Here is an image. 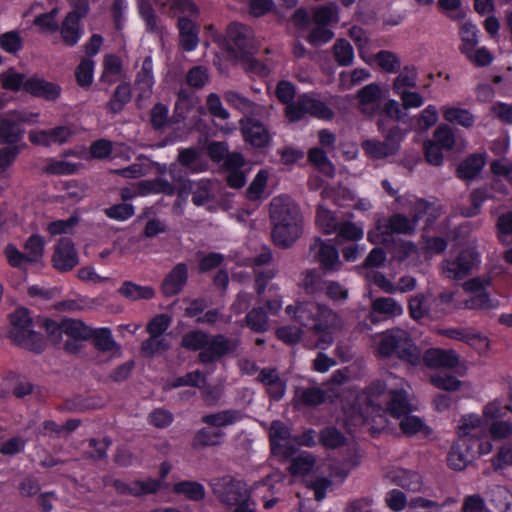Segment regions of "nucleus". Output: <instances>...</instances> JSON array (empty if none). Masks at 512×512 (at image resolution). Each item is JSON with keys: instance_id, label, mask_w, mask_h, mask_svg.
<instances>
[{"instance_id": "1", "label": "nucleus", "mask_w": 512, "mask_h": 512, "mask_svg": "<svg viewBox=\"0 0 512 512\" xmlns=\"http://www.w3.org/2000/svg\"><path fill=\"white\" fill-rule=\"evenodd\" d=\"M272 239L276 246L291 247L303 232V216L298 204L286 195L274 197L270 204Z\"/></svg>"}, {"instance_id": "2", "label": "nucleus", "mask_w": 512, "mask_h": 512, "mask_svg": "<svg viewBox=\"0 0 512 512\" xmlns=\"http://www.w3.org/2000/svg\"><path fill=\"white\" fill-rule=\"evenodd\" d=\"M285 311L301 326L314 332L319 347L326 348L333 343V311L330 308L314 301H303L288 305Z\"/></svg>"}, {"instance_id": "3", "label": "nucleus", "mask_w": 512, "mask_h": 512, "mask_svg": "<svg viewBox=\"0 0 512 512\" xmlns=\"http://www.w3.org/2000/svg\"><path fill=\"white\" fill-rule=\"evenodd\" d=\"M376 356L381 359L395 357L412 366H417L421 362L419 348L409 333L401 328H392L381 333Z\"/></svg>"}, {"instance_id": "4", "label": "nucleus", "mask_w": 512, "mask_h": 512, "mask_svg": "<svg viewBox=\"0 0 512 512\" xmlns=\"http://www.w3.org/2000/svg\"><path fill=\"white\" fill-rule=\"evenodd\" d=\"M210 486L219 503L226 508H234L232 512H256L251 491L243 480L224 475L213 478Z\"/></svg>"}, {"instance_id": "5", "label": "nucleus", "mask_w": 512, "mask_h": 512, "mask_svg": "<svg viewBox=\"0 0 512 512\" xmlns=\"http://www.w3.org/2000/svg\"><path fill=\"white\" fill-rule=\"evenodd\" d=\"M10 329L8 338L17 346L35 352L42 353L46 347L43 335L32 329L33 321L27 308H17L9 316Z\"/></svg>"}, {"instance_id": "6", "label": "nucleus", "mask_w": 512, "mask_h": 512, "mask_svg": "<svg viewBox=\"0 0 512 512\" xmlns=\"http://www.w3.org/2000/svg\"><path fill=\"white\" fill-rule=\"evenodd\" d=\"M254 32L251 27L240 22H231L226 28V36L222 48L235 57L252 54Z\"/></svg>"}, {"instance_id": "7", "label": "nucleus", "mask_w": 512, "mask_h": 512, "mask_svg": "<svg viewBox=\"0 0 512 512\" xmlns=\"http://www.w3.org/2000/svg\"><path fill=\"white\" fill-rule=\"evenodd\" d=\"M310 252L324 273L337 272L341 269L342 262L339 251L330 240L325 241L320 237H315L310 244Z\"/></svg>"}, {"instance_id": "8", "label": "nucleus", "mask_w": 512, "mask_h": 512, "mask_svg": "<svg viewBox=\"0 0 512 512\" xmlns=\"http://www.w3.org/2000/svg\"><path fill=\"white\" fill-rule=\"evenodd\" d=\"M236 344L223 334L209 335L207 345L198 354V362L203 365L213 364L232 353Z\"/></svg>"}, {"instance_id": "9", "label": "nucleus", "mask_w": 512, "mask_h": 512, "mask_svg": "<svg viewBox=\"0 0 512 512\" xmlns=\"http://www.w3.org/2000/svg\"><path fill=\"white\" fill-rule=\"evenodd\" d=\"M358 109L368 118L380 114V103L383 99V90L379 83H370L357 92Z\"/></svg>"}, {"instance_id": "10", "label": "nucleus", "mask_w": 512, "mask_h": 512, "mask_svg": "<svg viewBox=\"0 0 512 512\" xmlns=\"http://www.w3.org/2000/svg\"><path fill=\"white\" fill-rule=\"evenodd\" d=\"M78 254L70 238L62 237L55 246L52 265L60 272L71 271L78 264Z\"/></svg>"}, {"instance_id": "11", "label": "nucleus", "mask_w": 512, "mask_h": 512, "mask_svg": "<svg viewBox=\"0 0 512 512\" xmlns=\"http://www.w3.org/2000/svg\"><path fill=\"white\" fill-rule=\"evenodd\" d=\"M479 262V255L472 249H464L453 260L446 262L445 271L450 278L462 280L467 277Z\"/></svg>"}, {"instance_id": "12", "label": "nucleus", "mask_w": 512, "mask_h": 512, "mask_svg": "<svg viewBox=\"0 0 512 512\" xmlns=\"http://www.w3.org/2000/svg\"><path fill=\"white\" fill-rule=\"evenodd\" d=\"M25 92L35 98L55 102L61 96L62 87L34 74L26 79Z\"/></svg>"}, {"instance_id": "13", "label": "nucleus", "mask_w": 512, "mask_h": 512, "mask_svg": "<svg viewBox=\"0 0 512 512\" xmlns=\"http://www.w3.org/2000/svg\"><path fill=\"white\" fill-rule=\"evenodd\" d=\"M241 132L245 142L254 148H266L271 142L267 127L259 120L248 118L242 121Z\"/></svg>"}, {"instance_id": "14", "label": "nucleus", "mask_w": 512, "mask_h": 512, "mask_svg": "<svg viewBox=\"0 0 512 512\" xmlns=\"http://www.w3.org/2000/svg\"><path fill=\"white\" fill-rule=\"evenodd\" d=\"M188 281V267L185 263H177L164 277L161 283V292L165 297L178 295Z\"/></svg>"}, {"instance_id": "15", "label": "nucleus", "mask_w": 512, "mask_h": 512, "mask_svg": "<svg viewBox=\"0 0 512 512\" xmlns=\"http://www.w3.org/2000/svg\"><path fill=\"white\" fill-rule=\"evenodd\" d=\"M428 368H455L459 363L458 354L452 349L429 348L422 356Z\"/></svg>"}, {"instance_id": "16", "label": "nucleus", "mask_w": 512, "mask_h": 512, "mask_svg": "<svg viewBox=\"0 0 512 512\" xmlns=\"http://www.w3.org/2000/svg\"><path fill=\"white\" fill-rule=\"evenodd\" d=\"M179 30V43L186 52L194 51L199 43L200 28L193 20L186 16H181L177 21Z\"/></svg>"}, {"instance_id": "17", "label": "nucleus", "mask_w": 512, "mask_h": 512, "mask_svg": "<svg viewBox=\"0 0 512 512\" xmlns=\"http://www.w3.org/2000/svg\"><path fill=\"white\" fill-rule=\"evenodd\" d=\"M56 32H59L62 44L72 48L80 42L85 34V29L82 21L64 16L61 23L58 24Z\"/></svg>"}, {"instance_id": "18", "label": "nucleus", "mask_w": 512, "mask_h": 512, "mask_svg": "<svg viewBox=\"0 0 512 512\" xmlns=\"http://www.w3.org/2000/svg\"><path fill=\"white\" fill-rule=\"evenodd\" d=\"M135 86L139 90V98H144L152 93L155 84L153 74V60L151 56L144 58L141 69L136 73Z\"/></svg>"}, {"instance_id": "19", "label": "nucleus", "mask_w": 512, "mask_h": 512, "mask_svg": "<svg viewBox=\"0 0 512 512\" xmlns=\"http://www.w3.org/2000/svg\"><path fill=\"white\" fill-rule=\"evenodd\" d=\"M25 130L15 121L11 113L0 119V143L6 145H17L23 137Z\"/></svg>"}, {"instance_id": "20", "label": "nucleus", "mask_w": 512, "mask_h": 512, "mask_svg": "<svg viewBox=\"0 0 512 512\" xmlns=\"http://www.w3.org/2000/svg\"><path fill=\"white\" fill-rule=\"evenodd\" d=\"M387 411L396 419H400L411 412L408 394L404 389H394L389 392Z\"/></svg>"}, {"instance_id": "21", "label": "nucleus", "mask_w": 512, "mask_h": 512, "mask_svg": "<svg viewBox=\"0 0 512 512\" xmlns=\"http://www.w3.org/2000/svg\"><path fill=\"white\" fill-rule=\"evenodd\" d=\"M132 99V88L129 82L120 83L106 104V110L111 114H119Z\"/></svg>"}, {"instance_id": "22", "label": "nucleus", "mask_w": 512, "mask_h": 512, "mask_svg": "<svg viewBox=\"0 0 512 512\" xmlns=\"http://www.w3.org/2000/svg\"><path fill=\"white\" fill-rule=\"evenodd\" d=\"M173 492L177 495H183L187 500L200 502L206 496V490L203 484L193 480H181L173 485Z\"/></svg>"}, {"instance_id": "23", "label": "nucleus", "mask_w": 512, "mask_h": 512, "mask_svg": "<svg viewBox=\"0 0 512 512\" xmlns=\"http://www.w3.org/2000/svg\"><path fill=\"white\" fill-rule=\"evenodd\" d=\"M484 165L485 160L482 155L472 154L458 165L456 175L462 180H473L480 174Z\"/></svg>"}, {"instance_id": "24", "label": "nucleus", "mask_w": 512, "mask_h": 512, "mask_svg": "<svg viewBox=\"0 0 512 512\" xmlns=\"http://www.w3.org/2000/svg\"><path fill=\"white\" fill-rule=\"evenodd\" d=\"M118 293L130 301L150 300L155 297V290L151 286H142L132 281H124Z\"/></svg>"}, {"instance_id": "25", "label": "nucleus", "mask_w": 512, "mask_h": 512, "mask_svg": "<svg viewBox=\"0 0 512 512\" xmlns=\"http://www.w3.org/2000/svg\"><path fill=\"white\" fill-rule=\"evenodd\" d=\"M455 294L452 291H443L435 296L430 302V318L442 319L451 311Z\"/></svg>"}, {"instance_id": "26", "label": "nucleus", "mask_w": 512, "mask_h": 512, "mask_svg": "<svg viewBox=\"0 0 512 512\" xmlns=\"http://www.w3.org/2000/svg\"><path fill=\"white\" fill-rule=\"evenodd\" d=\"M392 482L410 492H419L423 486L421 475L418 472L406 469L395 471Z\"/></svg>"}, {"instance_id": "27", "label": "nucleus", "mask_w": 512, "mask_h": 512, "mask_svg": "<svg viewBox=\"0 0 512 512\" xmlns=\"http://www.w3.org/2000/svg\"><path fill=\"white\" fill-rule=\"evenodd\" d=\"M175 192L176 188L174 184L164 178L158 177L153 180H145L139 183V193L144 196L161 193L172 196Z\"/></svg>"}, {"instance_id": "28", "label": "nucleus", "mask_w": 512, "mask_h": 512, "mask_svg": "<svg viewBox=\"0 0 512 512\" xmlns=\"http://www.w3.org/2000/svg\"><path fill=\"white\" fill-rule=\"evenodd\" d=\"M91 340L99 352H111L114 349H119V345L115 342L111 329L108 327L92 328Z\"/></svg>"}, {"instance_id": "29", "label": "nucleus", "mask_w": 512, "mask_h": 512, "mask_svg": "<svg viewBox=\"0 0 512 512\" xmlns=\"http://www.w3.org/2000/svg\"><path fill=\"white\" fill-rule=\"evenodd\" d=\"M386 232L388 234L411 235L414 233L415 221H411L406 215L395 213L391 215L386 223Z\"/></svg>"}, {"instance_id": "30", "label": "nucleus", "mask_w": 512, "mask_h": 512, "mask_svg": "<svg viewBox=\"0 0 512 512\" xmlns=\"http://www.w3.org/2000/svg\"><path fill=\"white\" fill-rule=\"evenodd\" d=\"M224 436L225 433L221 430H211L205 427L201 428L193 437L192 447L194 449H200L220 445Z\"/></svg>"}, {"instance_id": "31", "label": "nucleus", "mask_w": 512, "mask_h": 512, "mask_svg": "<svg viewBox=\"0 0 512 512\" xmlns=\"http://www.w3.org/2000/svg\"><path fill=\"white\" fill-rule=\"evenodd\" d=\"M246 326L255 333H264L269 329V319L263 307L252 308L245 316Z\"/></svg>"}, {"instance_id": "32", "label": "nucleus", "mask_w": 512, "mask_h": 512, "mask_svg": "<svg viewBox=\"0 0 512 512\" xmlns=\"http://www.w3.org/2000/svg\"><path fill=\"white\" fill-rule=\"evenodd\" d=\"M443 118L450 123L470 128L475 123L474 115L467 109L458 107H443Z\"/></svg>"}, {"instance_id": "33", "label": "nucleus", "mask_w": 512, "mask_h": 512, "mask_svg": "<svg viewBox=\"0 0 512 512\" xmlns=\"http://www.w3.org/2000/svg\"><path fill=\"white\" fill-rule=\"evenodd\" d=\"M60 12L58 6H54L50 11L40 13L34 17L33 24L41 33L54 34L58 29L57 16Z\"/></svg>"}, {"instance_id": "34", "label": "nucleus", "mask_w": 512, "mask_h": 512, "mask_svg": "<svg viewBox=\"0 0 512 512\" xmlns=\"http://www.w3.org/2000/svg\"><path fill=\"white\" fill-rule=\"evenodd\" d=\"M315 465V457L309 452H302L292 458L288 471L294 477L309 474Z\"/></svg>"}, {"instance_id": "35", "label": "nucleus", "mask_w": 512, "mask_h": 512, "mask_svg": "<svg viewBox=\"0 0 512 512\" xmlns=\"http://www.w3.org/2000/svg\"><path fill=\"white\" fill-rule=\"evenodd\" d=\"M305 101L308 115L320 120H333L335 113L325 102L313 98L308 94H305Z\"/></svg>"}, {"instance_id": "36", "label": "nucleus", "mask_w": 512, "mask_h": 512, "mask_svg": "<svg viewBox=\"0 0 512 512\" xmlns=\"http://www.w3.org/2000/svg\"><path fill=\"white\" fill-rule=\"evenodd\" d=\"M418 72L414 65H405L400 74L393 81V91L395 94L402 93L403 88H415L417 86Z\"/></svg>"}, {"instance_id": "37", "label": "nucleus", "mask_w": 512, "mask_h": 512, "mask_svg": "<svg viewBox=\"0 0 512 512\" xmlns=\"http://www.w3.org/2000/svg\"><path fill=\"white\" fill-rule=\"evenodd\" d=\"M241 419V414L237 410H224L217 413L204 415L201 421L214 427H225L236 423Z\"/></svg>"}, {"instance_id": "38", "label": "nucleus", "mask_w": 512, "mask_h": 512, "mask_svg": "<svg viewBox=\"0 0 512 512\" xmlns=\"http://www.w3.org/2000/svg\"><path fill=\"white\" fill-rule=\"evenodd\" d=\"M64 334L72 340H90L92 327L77 319H64Z\"/></svg>"}, {"instance_id": "39", "label": "nucleus", "mask_w": 512, "mask_h": 512, "mask_svg": "<svg viewBox=\"0 0 512 512\" xmlns=\"http://www.w3.org/2000/svg\"><path fill=\"white\" fill-rule=\"evenodd\" d=\"M465 308L469 310H493L500 307V301L491 298L488 292L474 294L464 301Z\"/></svg>"}, {"instance_id": "40", "label": "nucleus", "mask_w": 512, "mask_h": 512, "mask_svg": "<svg viewBox=\"0 0 512 512\" xmlns=\"http://www.w3.org/2000/svg\"><path fill=\"white\" fill-rule=\"evenodd\" d=\"M333 56L339 66L347 67L354 61V49L349 41L340 38L333 45Z\"/></svg>"}, {"instance_id": "41", "label": "nucleus", "mask_w": 512, "mask_h": 512, "mask_svg": "<svg viewBox=\"0 0 512 512\" xmlns=\"http://www.w3.org/2000/svg\"><path fill=\"white\" fill-rule=\"evenodd\" d=\"M95 62L90 58H82L75 69V79L77 84L88 89L94 80Z\"/></svg>"}, {"instance_id": "42", "label": "nucleus", "mask_w": 512, "mask_h": 512, "mask_svg": "<svg viewBox=\"0 0 512 512\" xmlns=\"http://www.w3.org/2000/svg\"><path fill=\"white\" fill-rule=\"evenodd\" d=\"M296 398L307 407H316L326 401L327 394L322 388L312 386L297 390Z\"/></svg>"}, {"instance_id": "43", "label": "nucleus", "mask_w": 512, "mask_h": 512, "mask_svg": "<svg viewBox=\"0 0 512 512\" xmlns=\"http://www.w3.org/2000/svg\"><path fill=\"white\" fill-rule=\"evenodd\" d=\"M319 442L327 449H336L345 445L346 437L335 426H326L319 433Z\"/></svg>"}, {"instance_id": "44", "label": "nucleus", "mask_w": 512, "mask_h": 512, "mask_svg": "<svg viewBox=\"0 0 512 512\" xmlns=\"http://www.w3.org/2000/svg\"><path fill=\"white\" fill-rule=\"evenodd\" d=\"M362 148L365 154L372 159H385L395 155L393 149L384 140L366 139L362 142Z\"/></svg>"}, {"instance_id": "45", "label": "nucleus", "mask_w": 512, "mask_h": 512, "mask_svg": "<svg viewBox=\"0 0 512 512\" xmlns=\"http://www.w3.org/2000/svg\"><path fill=\"white\" fill-rule=\"evenodd\" d=\"M340 222L337 221L336 215L325 208L318 206L316 210V224L319 229L326 235L334 234Z\"/></svg>"}, {"instance_id": "46", "label": "nucleus", "mask_w": 512, "mask_h": 512, "mask_svg": "<svg viewBox=\"0 0 512 512\" xmlns=\"http://www.w3.org/2000/svg\"><path fill=\"white\" fill-rule=\"evenodd\" d=\"M326 281L316 269H309L304 273L302 287L307 294L318 296L324 291Z\"/></svg>"}, {"instance_id": "47", "label": "nucleus", "mask_w": 512, "mask_h": 512, "mask_svg": "<svg viewBox=\"0 0 512 512\" xmlns=\"http://www.w3.org/2000/svg\"><path fill=\"white\" fill-rule=\"evenodd\" d=\"M339 20V8L335 2H329L313 13V21L317 25L337 24Z\"/></svg>"}, {"instance_id": "48", "label": "nucleus", "mask_w": 512, "mask_h": 512, "mask_svg": "<svg viewBox=\"0 0 512 512\" xmlns=\"http://www.w3.org/2000/svg\"><path fill=\"white\" fill-rule=\"evenodd\" d=\"M401 418L400 428L405 435L412 436L417 433H423L425 436H428L431 433V429L420 417L407 414Z\"/></svg>"}, {"instance_id": "49", "label": "nucleus", "mask_w": 512, "mask_h": 512, "mask_svg": "<svg viewBox=\"0 0 512 512\" xmlns=\"http://www.w3.org/2000/svg\"><path fill=\"white\" fill-rule=\"evenodd\" d=\"M377 65L386 73H398L401 62L396 53L389 50H380L374 55Z\"/></svg>"}, {"instance_id": "50", "label": "nucleus", "mask_w": 512, "mask_h": 512, "mask_svg": "<svg viewBox=\"0 0 512 512\" xmlns=\"http://www.w3.org/2000/svg\"><path fill=\"white\" fill-rule=\"evenodd\" d=\"M408 311L409 316L415 321L425 317L430 318V306L426 296L422 293L412 296L408 301Z\"/></svg>"}, {"instance_id": "51", "label": "nucleus", "mask_w": 512, "mask_h": 512, "mask_svg": "<svg viewBox=\"0 0 512 512\" xmlns=\"http://www.w3.org/2000/svg\"><path fill=\"white\" fill-rule=\"evenodd\" d=\"M0 82L2 88L12 92L25 91L26 79L23 73L15 71L13 68L0 73Z\"/></svg>"}, {"instance_id": "52", "label": "nucleus", "mask_w": 512, "mask_h": 512, "mask_svg": "<svg viewBox=\"0 0 512 512\" xmlns=\"http://www.w3.org/2000/svg\"><path fill=\"white\" fill-rule=\"evenodd\" d=\"M128 487L134 493H128L130 496L142 497L145 495L156 494L161 489V480L148 478L147 480H134Z\"/></svg>"}, {"instance_id": "53", "label": "nucleus", "mask_w": 512, "mask_h": 512, "mask_svg": "<svg viewBox=\"0 0 512 512\" xmlns=\"http://www.w3.org/2000/svg\"><path fill=\"white\" fill-rule=\"evenodd\" d=\"M208 333L202 330H191L181 339V346L188 351H203L207 345Z\"/></svg>"}, {"instance_id": "54", "label": "nucleus", "mask_w": 512, "mask_h": 512, "mask_svg": "<svg viewBox=\"0 0 512 512\" xmlns=\"http://www.w3.org/2000/svg\"><path fill=\"white\" fill-rule=\"evenodd\" d=\"M482 430V418L476 414H468L461 417L457 433L463 436L479 437Z\"/></svg>"}, {"instance_id": "55", "label": "nucleus", "mask_w": 512, "mask_h": 512, "mask_svg": "<svg viewBox=\"0 0 512 512\" xmlns=\"http://www.w3.org/2000/svg\"><path fill=\"white\" fill-rule=\"evenodd\" d=\"M373 312L388 316H400L403 313L402 306L393 298L379 297L372 303Z\"/></svg>"}, {"instance_id": "56", "label": "nucleus", "mask_w": 512, "mask_h": 512, "mask_svg": "<svg viewBox=\"0 0 512 512\" xmlns=\"http://www.w3.org/2000/svg\"><path fill=\"white\" fill-rule=\"evenodd\" d=\"M268 181V172L261 169L246 189V197L250 201H257L265 191Z\"/></svg>"}, {"instance_id": "57", "label": "nucleus", "mask_w": 512, "mask_h": 512, "mask_svg": "<svg viewBox=\"0 0 512 512\" xmlns=\"http://www.w3.org/2000/svg\"><path fill=\"white\" fill-rule=\"evenodd\" d=\"M0 48L6 53L16 55L23 48V39L16 30L7 31L0 35Z\"/></svg>"}, {"instance_id": "58", "label": "nucleus", "mask_w": 512, "mask_h": 512, "mask_svg": "<svg viewBox=\"0 0 512 512\" xmlns=\"http://www.w3.org/2000/svg\"><path fill=\"white\" fill-rule=\"evenodd\" d=\"M463 443L460 444H452L451 449L447 456V464L449 468L455 471H461L468 463L472 460L467 456V454L463 453L462 450Z\"/></svg>"}, {"instance_id": "59", "label": "nucleus", "mask_w": 512, "mask_h": 512, "mask_svg": "<svg viewBox=\"0 0 512 512\" xmlns=\"http://www.w3.org/2000/svg\"><path fill=\"white\" fill-rule=\"evenodd\" d=\"M79 223L78 216L72 215L67 219H59L52 221L47 226V232L51 236L62 234H71L74 227Z\"/></svg>"}, {"instance_id": "60", "label": "nucleus", "mask_w": 512, "mask_h": 512, "mask_svg": "<svg viewBox=\"0 0 512 512\" xmlns=\"http://www.w3.org/2000/svg\"><path fill=\"white\" fill-rule=\"evenodd\" d=\"M113 151V142L106 138H100L93 141L89 147L91 159L106 160L111 158Z\"/></svg>"}, {"instance_id": "61", "label": "nucleus", "mask_w": 512, "mask_h": 512, "mask_svg": "<svg viewBox=\"0 0 512 512\" xmlns=\"http://www.w3.org/2000/svg\"><path fill=\"white\" fill-rule=\"evenodd\" d=\"M147 421L155 428L165 429L173 423L174 415L165 408H155L148 414Z\"/></svg>"}, {"instance_id": "62", "label": "nucleus", "mask_w": 512, "mask_h": 512, "mask_svg": "<svg viewBox=\"0 0 512 512\" xmlns=\"http://www.w3.org/2000/svg\"><path fill=\"white\" fill-rule=\"evenodd\" d=\"M433 142L437 143L445 150L453 149L455 145V135L452 128L447 124L439 125L434 131Z\"/></svg>"}, {"instance_id": "63", "label": "nucleus", "mask_w": 512, "mask_h": 512, "mask_svg": "<svg viewBox=\"0 0 512 512\" xmlns=\"http://www.w3.org/2000/svg\"><path fill=\"white\" fill-rule=\"evenodd\" d=\"M169 349L168 342L159 336H151L141 343V353L145 357H152L157 353Z\"/></svg>"}, {"instance_id": "64", "label": "nucleus", "mask_w": 512, "mask_h": 512, "mask_svg": "<svg viewBox=\"0 0 512 512\" xmlns=\"http://www.w3.org/2000/svg\"><path fill=\"white\" fill-rule=\"evenodd\" d=\"M334 37V32L326 25H317L309 32L306 40L307 42L318 47L330 42Z\"/></svg>"}]
</instances>
